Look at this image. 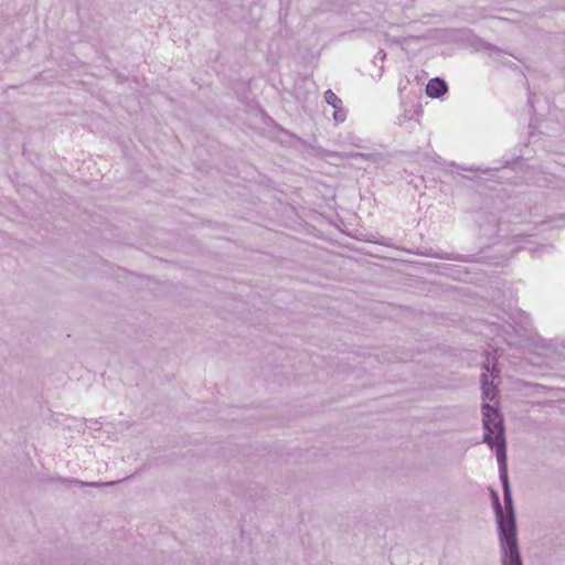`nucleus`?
Instances as JSON below:
<instances>
[{
  "mask_svg": "<svg viewBox=\"0 0 565 565\" xmlns=\"http://www.w3.org/2000/svg\"><path fill=\"white\" fill-rule=\"evenodd\" d=\"M518 352L551 355L555 352L552 341L541 338L532 328L529 316L520 309L509 307L497 308V340ZM503 349L497 344V359Z\"/></svg>",
  "mask_w": 565,
  "mask_h": 565,
  "instance_id": "f257e3e1",
  "label": "nucleus"
},
{
  "mask_svg": "<svg viewBox=\"0 0 565 565\" xmlns=\"http://www.w3.org/2000/svg\"><path fill=\"white\" fill-rule=\"evenodd\" d=\"M503 504L497 494V527L501 565H523L518 540L516 513L510 482L502 483Z\"/></svg>",
  "mask_w": 565,
  "mask_h": 565,
  "instance_id": "f03ea898",
  "label": "nucleus"
},
{
  "mask_svg": "<svg viewBox=\"0 0 565 565\" xmlns=\"http://www.w3.org/2000/svg\"><path fill=\"white\" fill-rule=\"evenodd\" d=\"M494 364L492 365L491 374L483 373L481 375V390H482V424L483 428L487 430V434L483 436V441L487 443L491 449L494 448V437L492 434L494 433V428L492 427V414H494V408L491 406L490 402L494 399Z\"/></svg>",
  "mask_w": 565,
  "mask_h": 565,
  "instance_id": "7ed1b4c3",
  "label": "nucleus"
},
{
  "mask_svg": "<svg viewBox=\"0 0 565 565\" xmlns=\"http://www.w3.org/2000/svg\"><path fill=\"white\" fill-rule=\"evenodd\" d=\"M497 462L501 483L510 482L508 476L507 443L504 437L503 418L497 411Z\"/></svg>",
  "mask_w": 565,
  "mask_h": 565,
  "instance_id": "20e7f679",
  "label": "nucleus"
},
{
  "mask_svg": "<svg viewBox=\"0 0 565 565\" xmlns=\"http://www.w3.org/2000/svg\"><path fill=\"white\" fill-rule=\"evenodd\" d=\"M324 100L328 105L334 108L333 120L337 124L344 122L347 119V111L343 108L342 100L331 90L324 93Z\"/></svg>",
  "mask_w": 565,
  "mask_h": 565,
  "instance_id": "39448f33",
  "label": "nucleus"
},
{
  "mask_svg": "<svg viewBox=\"0 0 565 565\" xmlns=\"http://www.w3.org/2000/svg\"><path fill=\"white\" fill-rule=\"evenodd\" d=\"M447 90V83L439 77L430 79L426 85V94L431 98H439L444 96Z\"/></svg>",
  "mask_w": 565,
  "mask_h": 565,
  "instance_id": "423d86ee",
  "label": "nucleus"
},
{
  "mask_svg": "<svg viewBox=\"0 0 565 565\" xmlns=\"http://www.w3.org/2000/svg\"><path fill=\"white\" fill-rule=\"evenodd\" d=\"M68 482L81 484V486H87V487H94V488H102V487H109L118 483L119 481H109V482H83L79 480H68Z\"/></svg>",
  "mask_w": 565,
  "mask_h": 565,
  "instance_id": "0eeeda50",
  "label": "nucleus"
},
{
  "mask_svg": "<svg viewBox=\"0 0 565 565\" xmlns=\"http://www.w3.org/2000/svg\"><path fill=\"white\" fill-rule=\"evenodd\" d=\"M360 159L365 160V161H371L373 163H379L384 160V157L382 153H379V152H370V153L361 152Z\"/></svg>",
  "mask_w": 565,
  "mask_h": 565,
  "instance_id": "6e6552de",
  "label": "nucleus"
},
{
  "mask_svg": "<svg viewBox=\"0 0 565 565\" xmlns=\"http://www.w3.org/2000/svg\"><path fill=\"white\" fill-rule=\"evenodd\" d=\"M360 154H361V152H345V153L331 152L330 157H334V158H339V159H347V158L358 159V158H360Z\"/></svg>",
  "mask_w": 565,
  "mask_h": 565,
  "instance_id": "1a4fd4ad",
  "label": "nucleus"
},
{
  "mask_svg": "<svg viewBox=\"0 0 565 565\" xmlns=\"http://www.w3.org/2000/svg\"><path fill=\"white\" fill-rule=\"evenodd\" d=\"M519 249V247L516 246H513L512 248H510L508 250V256L504 257V262H507L508 259H510L514 254L515 252Z\"/></svg>",
  "mask_w": 565,
  "mask_h": 565,
  "instance_id": "9d476101",
  "label": "nucleus"
},
{
  "mask_svg": "<svg viewBox=\"0 0 565 565\" xmlns=\"http://www.w3.org/2000/svg\"><path fill=\"white\" fill-rule=\"evenodd\" d=\"M529 129H530V136H533L534 135V130L536 129V126L533 124V122H530L529 124Z\"/></svg>",
  "mask_w": 565,
  "mask_h": 565,
  "instance_id": "9b49d317",
  "label": "nucleus"
},
{
  "mask_svg": "<svg viewBox=\"0 0 565 565\" xmlns=\"http://www.w3.org/2000/svg\"><path fill=\"white\" fill-rule=\"evenodd\" d=\"M489 491H490L491 498H492V505L494 507V489L490 487Z\"/></svg>",
  "mask_w": 565,
  "mask_h": 565,
  "instance_id": "f8f14e48",
  "label": "nucleus"
},
{
  "mask_svg": "<svg viewBox=\"0 0 565 565\" xmlns=\"http://www.w3.org/2000/svg\"><path fill=\"white\" fill-rule=\"evenodd\" d=\"M498 244H499L501 247H503V246H505V245H509L508 241H505V239H501V241H499V242H498Z\"/></svg>",
  "mask_w": 565,
  "mask_h": 565,
  "instance_id": "ddd939ff",
  "label": "nucleus"
},
{
  "mask_svg": "<svg viewBox=\"0 0 565 565\" xmlns=\"http://www.w3.org/2000/svg\"><path fill=\"white\" fill-rule=\"evenodd\" d=\"M449 168L451 169V170H450V172H451V173H454V169H458V167H457V166H455L454 163H451V164L449 166Z\"/></svg>",
  "mask_w": 565,
  "mask_h": 565,
  "instance_id": "4468645a",
  "label": "nucleus"
},
{
  "mask_svg": "<svg viewBox=\"0 0 565 565\" xmlns=\"http://www.w3.org/2000/svg\"><path fill=\"white\" fill-rule=\"evenodd\" d=\"M440 258H445V259H457V257H449V256H439Z\"/></svg>",
  "mask_w": 565,
  "mask_h": 565,
  "instance_id": "2eb2a0df",
  "label": "nucleus"
},
{
  "mask_svg": "<svg viewBox=\"0 0 565 565\" xmlns=\"http://www.w3.org/2000/svg\"><path fill=\"white\" fill-rule=\"evenodd\" d=\"M393 42H395V43H402V42H405V39H403V40L394 39V40H393Z\"/></svg>",
  "mask_w": 565,
  "mask_h": 565,
  "instance_id": "dca6fc26",
  "label": "nucleus"
},
{
  "mask_svg": "<svg viewBox=\"0 0 565 565\" xmlns=\"http://www.w3.org/2000/svg\"><path fill=\"white\" fill-rule=\"evenodd\" d=\"M462 171H472L471 168H460Z\"/></svg>",
  "mask_w": 565,
  "mask_h": 565,
  "instance_id": "f3484780",
  "label": "nucleus"
},
{
  "mask_svg": "<svg viewBox=\"0 0 565 565\" xmlns=\"http://www.w3.org/2000/svg\"><path fill=\"white\" fill-rule=\"evenodd\" d=\"M486 370H487V372H490L489 363H488V364H486Z\"/></svg>",
  "mask_w": 565,
  "mask_h": 565,
  "instance_id": "a211bd4d",
  "label": "nucleus"
},
{
  "mask_svg": "<svg viewBox=\"0 0 565 565\" xmlns=\"http://www.w3.org/2000/svg\"><path fill=\"white\" fill-rule=\"evenodd\" d=\"M380 56H382V58H385L386 54L385 53H380Z\"/></svg>",
  "mask_w": 565,
  "mask_h": 565,
  "instance_id": "6ab92c4d",
  "label": "nucleus"
},
{
  "mask_svg": "<svg viewBox=\"0 0 565 565\" xmlns=\"http://www.w3.org/2000/svg\"><path fill=\"white\" fill-rule=\"evenodd\" d=\"M380 56H382V58H385L386 54L385 53H380Z\"/></svg>",
  "mask_w": 565,
  "mask_h": 565,
  "instance_id": "aec40b11",
  "label": "nucleus"
}]
</instances>
